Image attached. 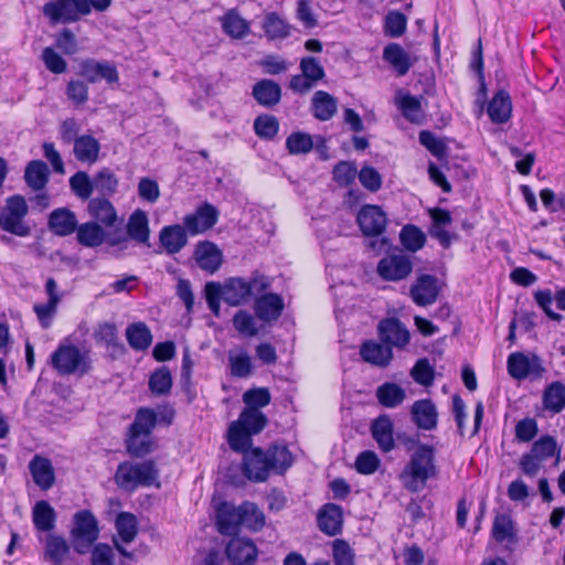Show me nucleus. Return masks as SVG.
Returning <instances> with one entry per match:
<instances>
[{"label":"nucleus","mask_w":565,"mask_h":565,"mask_svg":"<svg viewBox=\"0 0 565 565\" xmlns=\"http://www.w3.org/2000/svg\"><path fill=\"white\" fill-rule=\"evenodd\" d=\"M436 475L434 448L429 445L420 444L412 454L399 478L405 489L411 492H418L426 487L427 480Z\"/></svg>","instance_id":"nucleus-1"},{"label":"nucleus","mask_w":565,"mask_h":565,"mask_svg":"<svg viewBox=\"0 0 565 565\" xmlns=\"http://www.w3.org/2000/svg\"><path fill=\"white\" fill-rule=\"evenodd\" d=\"M114 479L120 489L128 492L139 487H160L159 471L152 460L120 462Z\"/></svg>","instance_id":"nucleus-2"},{"label":"nucleus","mask_w":565,"mask_h":565,"mask_svg":"<svg viewBox=\"0 0 565 565\" xmlns=\"http://www.w3.org/2000/svg\"><path fill=\"white\" fill-rule=\"evenodd\" d=\"M270 286L268 277L254 274L249 279L232 277L220 284L222 299L232 307L247 303L254 295L264 292Z\"/></svg>","instance_id":"nucleus-3"},{"label":"nucleus","mask_w":565,"mask_h":565,"mask_svg":"<svg viewBox=\"0 0 565 565\" xmlns=\"http://www.w3.org/2000/svg\"><path fill=\"white\" fill-rule=\"evenodd\" d=\"M561 447L555 437L542 435L532 444L530 451L524 452L519 461V467L523 475L534 478L543 469L544 462L555 457V465L561 457Z\"/></svg>","instance_id":"nucleus-4"},{"label":"nucleus","mask_w":565,"mask_h":565,"mask_svg":"<svg viewBox=\"0 0 565 565\" xmlns=\"http://www.w3.org/2000/svg\"><path fill=\"white\" fill-rule=\"evenodd\" d=\"M51 364L60 375H83L90 370L89 353L74 344L61 343L51 355Z\"/></svg>","instance_id":"nucleus-5"},{"label":"nucleus","mask_w":565,"mask_h":565,"mask_svg":"<svg viewBox=\"0 0 565 565\" xmlns=\"http://www.w3.org/2000/svg\"><path fill=\"white\" fill-rule=\"evenodd\" d=\"M29 207L24 196L20 194L7 198L6 205L0 213V228L19 237H26L31 233L30 225L24 221Z\"/></svg>","instance_id":"nucleus-6"},{"label":"nucleus","mask_w":565,"mask_h":565,"mask_svg":"<svg viewBox=\"0 0 565 565\" xmlns=\"http://www.w3.org/2000/svg\"><path fill=\"white\" fill-rule=\"evenodd\" d=\"M99 530L96 518L87 510L74 515V525L71 530V542L74 550L85 554L98 539Z\"/></svg>","instance_id":"nucleus-7"},{"label":"nucleus","mask_w":565,"mask_h":565,"mask_svg":"<svg viewBox=\"0 0 565 565\" xmlns=\"http://www.w3.org/2000/svg\"><path fill=\"white\" fill-rule=\"evenodd\" d=\"M507 367L509 375L518 381L526 377L541 379L546 372L542 360L536 354L513 352L508 356Z\"/></svg>","instance_id":"nucleus-8"},{"label":"nucleus","mask_w":565,"mask_h":565,"mask_svg":"<svg viewBox=\"0 0 565 565\" xmlns=\"http://www.w3.org/2000/svg\"><path fill=\"white\" fill-rule=\"evenodd\" d=\"M218 218V211L210 203L199 206L193 213L183 217V227L189 235L195 236L212 228Z\"/></svg>","instance_id":"nucleus-9"},{"label":"nucleus","mask_w":565,"mask_h":565,"mask_svg":"<svg viewBox=\"0 0 565 565\" xmlns=\"http://www.w3.org/2000/svg\"><path fill=\"white\" fill-rule=\"evenodd\" d=\"M79 75L88 83H97L104 79L108 84H115L119 81V74L115 64L108 61H96L93 58L81 62Z\"/></svg>","instance_id":"nucleus-10"},{"label":"nucleus","mask_w":565,"mask_h":565,"mask_svg":"<svg viewBox=\"0 0 565 565\" xmlns=\"http://www.w3.org/2000/svg\"><path fill=\"white\" fill-rule=\"evenodd\" d=\"M413 269L412 260L404 254H393L382 258L377 264V273L388 281L405 279Z\"/></svg>","instance_id":"nucleus-11"},{"label":"nucleus","mask_w":565,"mask_h":565,"mask_svg":"<svg viewBox=\"0 0 565 565\" xmlns=\"http://www.w3.org/2000/svg\"><path fill=\"white\" fill-rule=\"evenodd\" d=\"M358 224L366 236L381 235L387 223L385 212L377 205H364L358 213Z\"/></svg>","instance_id":"nucleus-12"},{"label":"nucleus","mask_w":565,"mask_h":565,"mask_svg":"<svg viewBox=\"0 0 565 565\" xmlns=\"http://www.w3.org/2000/svg\"><path fill=\"white\" fill-rule=\"evenodd\" d=\"M380 339L383 343L403 349L409 343L411 334L407 328L395 318L384 319L377 327Z\"/></svg>","instance_id":"nucleus-13"},{"label":"nucleus","mask_w":565,"mask_h":565,"mask_svg":"<svg viewBox=\"0 0 565 565\" xmlns=\"http://www.w3.org/2000/svg\"><path fill=\"white\" fill-rule=\"evenodd\" d=\"M438 295V280L431 275H420L411 287V297L420 307L433 305L437 300Z\"/></svg>","instance_id":"nucleus-14"},{"label":"nucleus","mask_w":565,"mask_h":565,"mask_svg":"<svg viewBox=\"0 0 565 565\" xmlns=\"http://www.w3.org/2000/svg\"><path fill=\"white\" fill-rule=\"evenodd\" d=\"M244 472L249 480L265 481L270 472L267 454L260 448H253L244 455Z\"/></svg>","instance_id":"nucleus-15"},{"label":"nucleus","mask_w":565,"mask_h":565,"mask_svg":"<svg viewBox=\"0 0 565 565\" xmlns=\"http://www.w3.org/2000/svg\"><path fill=\"white\" fill-rule=\"evenodd\" d=\"M194 259L202 270L213 274L221 267L223 254L214 243L203 241L195 246Z\"/></svg>","instance_id":"nucleus-16"},{"label":"nucleus","mask_w":565,"mask_h":565,"mask_svg":"<svg viewBox=\"0 0 565 565\" xmlns=\"http://www.w3.org/2000/svg\"><path fill=\"white\" fill-rule=\"evenodd\" d=\"M226 555L234 565H250L257 558V548L248 539L234 537L226 546Z\"/></svg>","instance_id":"nucleus-17"},{"label":"nucleus","mask_w":565,"mask_h":565,"mask_svg":"<svg viewBox=\"0 0 565 565\" xmlns=\"http://www.w3.org/2000/svg\"><path fill=\"white\" fill-rule=\"evenodd\" d=\"M43 13L52 23H70L79 19V10L74 0H54L44 4Z\"/></svg>","instance_id":"nucleus-18"},{"label":"nucleus","mask_w":565,"mask_h":565,"mask_svg":"<svg viewBox=\"0 0 565 565\" xmlns=\"http://www.w3.org/2000/svg\"><path fill=\"white\" fill-rule=\"evenodd\" d=\"M29 470L34 483L42 490H50L55 483V470L51 460L35 455L29 462Z\"/></svg>","instance_id":"nucleus-19"},{"label":"nucleus","mask_w":565,"mask_h":565,"mask_svg":"<svg viewBox=\"0 0 565 565\" xmlns=\"http://www.w3.org/2000/svg\"><path fill=\"white\" fill-rule=\"evenodd\" d=\"M414 424L423 430H433L437 427L438 412L431 399L416 401L411 409Z\"/></svg>","instance_id":"nucleus-20"},{"label":"nucleus","mask_w":565,"mask_h":565,"mask_svg":"<svg viewBox=\"0 0 565 565\" xmlns=\"http://www.w3.org/2000/svg\"><path fill=\"white\" fill-rule=\"evenodd\" d=\"M189 233L181 224L163 226L159 233V242L167 254L173 255L188 244Z\"/></svg>","instance_id":"nucleus-21"},{"label":"nucleus","mask_w":565,"mask_h":565,"mask_svg":"<svg viewBox=\"0 0 565 565\" xmlns=\"http://www.w3.org/2000/svg\"><path fill=\"white\" fill-rule=\"evenodd\" d=\"M284 300L278 294H265L255 301L254 310L258 319L270 322L277 320L284 310Z\"/></svg>","instance_id":"nucleus-22"},{"label":"nucleus","mask_w":565,"mask_h":565,"mask_svg":"<svg viewBox=\"0 0 565 565\" xmlns=\"http://www.w3.org/2000/svg\"><path fill=\"white\" fill-rule=\"evenodd\" d=\"M242 524L241 505L234 507L227 502L221 503L216 511L217 530L223 535H233Z\"/></svg>","instance_id":"nucleus-23"},{"label":"nucleus","mask_w":565,"mask_h":565,"mask_svg":"<svg viewBox=\"0 0 565 565\" xmlns=\"http://www.w3.org/2000/svg\"><path fill=\"white\" fill-rule=\"evenodd\" d=\"M383 60L392 66L398 76L406 75L416 61L398 43H390L384 47Z\"/></svg>","instance_id":"nucleus-24"},{"label":"nucleus","mask_w":565,"mask_h":565,"mask_svg":"<svg viewBox=\"0 0 565 565\" xmlns=\"http://www.w3.org/2000/svg\"><path fill=\"white\" fill-rule=\"evenodd\" d=\"M360 354L363 361L379 367L387 366L393 359L392 349L374 340L365 341L361 345Z\"/></svg>","instance_id":"nucleus-25"},{"label":"nucleus","mask_w":565,"mask_h":565,"mask_svg":"<svg viewBox=\"0 0 565 565\" xmlns=\"http://www.w3.org/2000/svg\"><path fill=\"white\" fill-rule=\"evenodd\" d=\"M395 105L409 122L420 124L423 121L425 115L420 98L399 89L395 94Z\"/></svg>","instance_id":"nucleus-26"},{"label":"nucleus","mask_w":565,"mask_h":565,"mask_svg":"<svg viewBox=\"0 0 565 565\" xmlns=\"http://www.w3.org/2000/svg\"><path fill=\"white\" fill-rule=\"evenodd\" d=\"M342 509L333 503H328L319 511V529L330 535H337L342 529Z\"/></svg>","instance_id":"nucleus-27"},{"label":"nucleus","mask_w":565,"mask_h":565,"mask_svg":"<svg viewBox=\"0 0 565 565\" xmlns=\"http://www.w3.org/2000/svg\"><path fill=\"white\" fill-rule=\"evenodd\" d=\"M49 178V167L42 160H32L26 164L24 169V182L32 191L45 190Z\"/></svg>","instance_id":"nucleus-28"},{"label":"nucleus","mask_w":565,"mask_h":565,"mask_svg":"<svg viewBox=\"0 0 565 565\" xmlns=\"http://www.w3.org/2000/svg\"><path fill=\"white\" fill-rule=\"evenodd\" d=\"M77 226L75 214L65 207H60L51 212L49 217L50 230L58 236L72 234Z\"/></svg>","instance_id":"nucleus-29"},{"label":"nucleus","mask_w":565,"mask_h":565,"mask_svg":"<svg viewBox=\"0 0 565 565\" xmlns=\"http://www.w3.org/2000/svg\"><path fill=\"white\" fill-rule=\"evenodd\" d=\"M371 431L379 447L384 452H388L395 447L393 438V422L387 415L377 417L372 423Z\"/></svg>","instance_id":"nucleus-30"},{"label":"nucleus","mask_w":565,"mask_h":565,"mask_svg":"<svg viewBox=\"0 0 565 565\" xmlns=\"http://www.w3.org/2000/svg\"><path fill=\"white\" fill-rule=\"evenodd\" d=\"M253 96L259 105L270 108L280 102L281 88L271 79H262L254 85Z\"/></svg>","instance_id":"nucleus-31"},{"label":"nucleus","mask_w":565,"mask_h":565,"mask_svg":"<svg viewBox=\"0 0 565 565\" xmlns=\"http://www.w3.org/2000/svg\"><path fill=\"white\" fill-rule=\"evenodd\" d=\"M487 113L493 122H507L512 114V103L510 95L504 90L498 92L490 100Z\"/></svg>","instance_id":"nucleus-32"},{"label":"nucleus","mask_w":565,"mask_h":565,"mask_svg":"<svg viewBox=\"0 0 565 565\" xmlns=\"http://www.w3.org/2000/svg\"><path fill=\"white\" fill-rule=\"evenodd\" d=\"M542 404L550 413H561L565 408V385L559 381L548 384L543 391Z\"/></svg>","instance_id":"nucleus-33"},{"label":"nucleus","mask_w":565,"mask_h":565,"mask_svg":"<svg viewBox=\"0 0 565 565\" xmlns=\"http://www.w3.org/2000/svg\"><path fill=\"white\" fill-rule=\"evenodd\" d=\"M126 339L135 351H146L152 343V334L145 322H135L127 327Z\"/></svg>","instance_id":"nucleus-34"},{"label":"nucleus","mask_w":565,"mask_h":565,"mask_svg":"<svg viewBox=\"0 0 565 565\" xmlns=\"http://www.w3.org/2000/svg\"><path fill=\"white\" fill-rule=\"evenodd\" d=\"M338 109L337 99L324 90H318L312 97L313 116L322 121L333 117Z\"/></svg>","instance_id":"nucleus-35"},{"label":"nucleus","mask_w":565,"mask_h":565,"mask_svg":"<svg viewBox=\"0 0 565 565\" xmlns=\"http://www.w3.org/2000/svg\"><path fill=\"white\" fill-rule=\"evenodd\" d=\"M100 145L93 136H81L74 142L75 158L81 162L94 163L98 159Z\"/></svg>","instance_id":"nucleus-36"},{"label":"nucleus","mask_w":565,"mask_h":565,"mask_svg":"<svg viewBox=\"0 0 565 565\" xmlns=\"http://www.w3.org/2000/svg\"><path fill=\"white\" fill-rule=\"evenodd\" d=\"M223 31L233 39H243L249 33V23L236 10L227 11L221 18Z\"/></svg>","instance_id":"nucleus-37"},{"label":"nucleus","mask_w":565,"mask_h":565,"mask_svg":"<svg viewBox=\"0 0 565 565\" xmlns=\"http://www.w3.org/2000/svg\"><path fill=\"white\" fill-rule=\"evenodd\" d=\"M127 233L131 239L138 243H148L149 222L146 212L137 210L130 215L127 224Z\"/></svg>","instance_id":"nucleus-38"},{"label":"nucleus","mask_w":565,"mask_h":565,"mask_svg":"<svg viewBox=\"0 0 565 565\" xmlns=\"http://www.w3.org/2000/svg\"><path fill=\"white\" fill-rule=\"evenodd\" d=\"M32 519L36 530L49 532L55 526L56 514L49 502L39 501L33 507Z\"/></svg>","instance_id":"nucleus-39"},{"label":"nucleus","mask_w":565,"mask_h":565,"mask_svg":"<svg viewBox=\"0 0 565 565\" xmlns=\"http://www.w3.org/2000/svg\"><path fill=\"white\" fill-rule=\"evenodd\" d=\"M89 214L106 226H113L117 220L113 204L106 199H93L88 203Z\"/></svg>","instance_id":"nucleus-40"},{"label":"nucleus","mask_w":565,"mask_h":565,"mask_svg":"<svg viewBox=\"0 0 565 565\" xmlns=\"http://www.w3.org/2000/svg\"><path fill=\"white\" fill-rule=\"evenodd\" d=\"M68 552L70 546L62 536L49 535L46 537L44 557L53 565H62Z\"/></svg>","instance_id":"nucleus-41"},{"label":"nucleus","mask_w":565,"mask_h":565,"mask_svg":"<svg viewBox=\"0 0 565 565\" xmlns=\"http://www.w3.org/2000/svg\"><path fill=\"white\" fill-rule=\"evenodd\" d=\"M76 231L78 243L86 247H97L105 241L104 230L95 222L83 223Z\"/></svg>","instance_id":"nucleus-42"},{"label":"nucleus","mask_w":565,"mask_h":565,"mask_svg":"<svg viewBox=\"0 0 565 565\" xmlns=\"http://www.w3.org/2000/svg\"><path fill=\"white\" fill-rule=\"evenodd\" d=\"M252 436L253 435L236 420L230 425L227 430L228 445L237 452H247L252 446Z\"/></svg>","instance_id":"nucleus-43"},{"label":"nucleus","mask_w":565,"mask_h":565,"mask_svg":"<svg viewBox=\"0 0 565 565\" xmlns=\"http://www.w3.org/2000/svg\"><path fill=\"white\" fill-rule=\"evenodd\" d=\"M376 397L381 405L394 408L403 403L405 391L395 383H384L376 390Z\"/></svg>","instance_id":"nucleus-44"},{"label":"nucleus","mask_w":565,"mask_h":565,"mask_svg":"<svg viewBox=\"0 0 565 565\" xmlns=\"http://www.w3.org/2000/svg\"><path fill=\"white\" fill-rule=\"evenodd\" d=\"M492 536L499 543L515 541L514 523L510 515L505 513L495 515L492 525Z\"/></svg>","instance_id":"nucleus-45"},{"label":"nucleus","mask_w":565,"mask_h":565,"mask_svg":"<svg viewBox=\"0 0 565 565\" xmlns=\"http://www.w3.org/2000/svg\"><path fill=\"white\" fill-rule=\"evenodd\" d=\"M266 454L270 471L284 473L292 465V455L286 446H273Z\"/></svg>","instance_id":"nucleus-46"},{"label":"nucleus","mask_w":565,"mask_h":565,"mask_svg":"<svg viewBox=\"0 0 565 565\" xmlns=\"http://www.w3.org/2000/svg\"><path fill=\"white\" fill-rule=\"evenodd\" d=\"M236 422H238L252 435H256L267 425V417L259 409L245 408L242 411Z\"/></svg>","instance_id":"nucleus-47"},{"label":"nucleus","mask_w":565,"mask_h":565,"mask_svg":"<svg viewBox=\"0 0 565 565\" xmlns=\"http://www.w3.org/2000/svg\"><path fill=\"white\" fill-rule=\"evenodd\" d=\"M136 516L129 512H120L116 519V530L124 543H130L138 533Z\"/></svg>","instance_id":"nucleus-48"},{"label":"nucleus","mask_w":565,"mask_h":565,"mask_svg":"<svg viewBox=\"0 0 565 565\" xmlns=\"http://www.w3.org/2000/svg\"><path fill=\"white\" fill-rule=\"evenodd\" d=\"M399 238L402 245L411 252L422 249L426 243L424 232L415 225H405L399 233Z\"/></svg>","instance_id":"nucleus-49"},{"label":"nucleus","mask_w":565,"mask_h":565,"mask_svg":"<svg viewBox=\"0 0 565 565\" xmlns=\"http://www.w3.org/2000/svg\"><path fill=\"white\" fill-rule=\"evenodd\" d=\"M242 524L246 527L258 531L265 525V515L253 502H244L241 505Z\"/></svg>","instance_id":"nucleus-50"},{"label":"nucleus","mask_w":565,"mask_h":565,"mask_svg":"<svg viewBox=\"0 0 565 565\" xmlns=\"http://www.w3.org/2000/svg\"><path fill=\"white\" fill-rule=\"evenodd\" d=\"M151 435H146L139 431L129 429L127 439V450L135 457H142L151 451Z\"/></svg>","instance_id":"nucleus-51"},{"label":"nucleus","mask_w":565,"mask_h":565,"mask_svg":"<svg viewBox=\"0 0 565 565\" xmlns=\"http://www.w3.org/2000/svg\"><path fill=\"white\" fill-rule=\"evenodd\" d=\"M254 130L259 138L271 140L278 134L279 121L273 115H260L254 120Z\"/></svg>","instance_id":"nucleus-52"},{"label":"nucleus","mask_w":565,"mask_h":565,"mask_svg":"<svg viewBox=\"0 0 565 565\" xmlns=\"http://www.w3.org/2000/svg\"><path fill=\"white\" fill-rule=\"evenodd\" d=\"M149 387L153 394L166 395L172 387V376L168 367L156 370L149 379Z\"/></svg>","instance_id":"nucleus-53"},{"label":"nucleus","mask_w":565,"mask_h":565,"mask_svg":"<svg viewBox=\"0 0 565 565\" xmlns=\"http://www.w3.org/2000/svg\"><path fill=\"white\" fill-rule=\"evenodd\" d=\"M231 374L235 377H248L252 374V359L247 352L231 353L228 356Z\"/></svg>","instance_id":"nucleus-54"},{"label":"nucleus","mask_w":565,"mask_h":565,"mask_svg":"<svg viewBox=\"0 0 565 565\" xmlns=\"http://www.w3.org/2000/svg\"><path fill=\"white\" fill-rule=\"evenodd\" d=\"M70 186L82 200H87L94 191V183L84 171H78L70 178Z\"/></svg>","instance_id":"nucleus-55"},{"label":"nucleus","mask_w":565,"mask_h":565,"mask_svg":"<svg viewBox=\"0 0 565 565\" xmlns=\"http://www.w3.org/2000/svg\"><path fill=\"white\" fill-rule=\"evenodd\" d=\"M263 28L266 35L271 40L284 39L289 34V30L285 21L274 12L268 13L265 17Z\"/></svg>","instance_id":"nucleus-56"},{"label":"nucleus","mask_w":565,"mask_h":565,"mask_svg":"<svg viewBox=\"0 0 565 565\" xmlns=\"http://www.w3.org/2000/svg\"><path fill=\"white\" fill-rule=\"evenodd\" d=\"M286 148L291 154L308 153L313 148V140L305 132H292L286 139Z\"/></svg>","instance_id":"nucleus-57"},{"label":"nucleus","mask_w":565,"mask_h":565,"mask_svg":"<svg viewBox=\"0 0 565 565\" xmlns=\"http://www.w3.org/2000/svg\"><path fill=\"white\" fill-rule=\"evenodd\" d=\"M407 19L398 11H391L385 17L384 33L391 38H399L406 31Z\"/></svg>","instance_id":"nucleus-58"},{"label":"nucleus","mask_w":565,"mask_h":565,"mask_svg":"<svg viewBox=\"0 0 565 565\" xmlns=\"http://www.w3.org/2000/svg\"><path fill=\"white\" fill-rule=\"evenodd\" d=\"M156 422L157 416L152 409L141 408L138 411L130 429L146 435H151V431L156 426Z\"/></svg>","instance_id":"nucleus-59"},{"label":"nucleus","mask_w":565,"mask_h":565,"mask_svg":"<svg viewBox=\"0 0 565 565\" xmlns=\"http://www.w3.org/2000/svg\"><path fill=\"white\" fill-rule=\"evenodd\" d=\"M233 326L244 337H255L258 333L255 318L245 310L235 313Z\"/></svg>","instance_id":"nucleus-60"},{"label":"nucleus","mask_w":565,"mask_h":565,"mask_svg":"<svg viewBox=\"0 0 565 565\" xmlns=\"http://www.w3.org/2000/svg\"><path fill=\"white\" fill-rule=\"evenodd\" d=\"M334 565H355L353 548L344 540H335L332 544Z\"/></svg>","instance_id":"nucleus-61"},{"label":"nucleus","mask_w":565,"mask_h":565,"mask_svg":"<svg viewBox=\"0 0 565 565\" xmlns=\"http://www.w3.org/2000/svg\"><path fill=\"white\" fill-rule=\"evenodd\" d=\"M270 399V393L265 387L250 388L243 394V402L246 404V408L259 409L267 406Z\"/></svg>","instance_id":"nucleus-62"},{"label":"nucleus","mask_w":565,"mask_h":565,"mask_svg":"<svg viewBox=\"0 0 565 565\" xmlns=\"http://www.w3.org/2000/svg\"><path fill=\"white\" fill-rule=\"evenodd\" d=\"M434 373V369L427 359L418 360L411 371V375L414 381L424 386L433 384Z\"/></svg>","instance_id":"nucleus-63"},{"label":"nucleus","mask_w":565,"mask_h":565,"mask_svg":"<svg viewBox=\"0 0 565 565\" xmlns=\"http://www.w3.org/2000/svg\"><path fill=\"white\" fill-rule=\"evenodd\" d=\"M515 438L521 443H529L539 433L537 422L532 417H525L515 425Z\"/></svg>","instance_id":"nucleus-64"}]
</instances>
